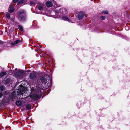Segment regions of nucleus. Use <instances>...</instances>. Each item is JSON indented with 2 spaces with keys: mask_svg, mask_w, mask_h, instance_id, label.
I'll use <instances>...</instances> for the list:
<instances>
[{
  "mask_svg": "<svg viewBox=\"0 0 130 130\" xmlns=\"http://www.w3.org/2000/svg\"><path fill=\"white\" fill-rule=\"evenodd\" d=\"M18 13V17L19 20L21 21L25 20L26 15L25 11L24 10H21L19 11Z\"/></svg>",
  "mask_w": 130,
  "mask_h": 130,
  "instance_id": "nucleus-1",
  "label": "nucleus"
},
{
  "mask_svg": "<svg viewBox=\"0 0 130 130\" xmlns=\"http://www.w3.org/2000/svg\"><path fill=\"white\" fill-rule=\"evenodd\" d=\"M42 91L41 90H39L37 92L33 94H31L30 95V97L34 100H35L38 99H39L41 96Z\"/></svg>",
  "mask_w": 130,
  "mask_h": 130,
  "instance_id": "nucleus-2",
  "label": "nucleus"
},
{
  "mask_svg": "<svg viewBox=\"0 0 130 130\" xmlns=\"http://www.w3.org/2000/svg\"><path fill=\"white\" fill-rule=\"evenodd\" d=\"M20 88L18 92V95H23L24 93L25 94V91L27 89L23 87L22 85H20Z\"/></svg>",
  "mask_w": 130,
  "mask_h": 130,
  "instance_id": "nucleus-3",
  "label": "nucleus"
},
{
  "mask_svg": "<svg viewBox=\"0 0 130 130\" xmlns=\"http://www.w3.org/2000/svg\"><path fill=\"white\" fill-rule=\"evenodd\" d=\"M44 2H45L46 6L48 7H51L53 5V3H56V2L53 0H45Z\"/></svg>",
  "mask_w": 130,
  "mask_h": 130,
  "instance_id": "nucleus-4",
  "label": "nucleus"
},
{
  "mask_svg": "<svg viewBox=\"0 0 130 130\" xmlns=\"http://www.w3.org/2000/svg\"><path fill=\"white\" fill-rule=\"evenodd\" d=\"M37 5L38 7L39 10H43L44 5L43 4H42L40 3H38Z\"/></svg>",
  "mask_w": 130,
  "mask_h": 130,
  "instance_id": "nucleus-5",
  "label": "nucleus"
},
{
  "mask_svg": "<svg viewBox=\"0 0 130 130\" xmlns=\"http://www.w3.org/2000/svg\"><path fill=\"white\" fill-rule=\"evenodd\" d=\"M84 15V14L83 12H80L78 13V18L79 19H81L82 18Z\"/></svg>",
  "mask_w": 130,
  "mask_h": 130,
  "instance_id": "nucleus-6",
  "label": "nucleus"
},
{
  "mask_svg": "<svg viewBox=\"0 0 130 130\" xmlns=\"http://www.w3.org/2000/svg\"><path fill=\"white\" fill-rule=\"evenodd\" d=\"M55 11L57 13L60 12L64 14V12L65 11V9L64 8H62L60 9L59 10H56Z\"/></svg>",
  "mask_w": 130,
  "mask_h": 130,
  "instance_id": "nucleus-7",
  "label": "nucleus"
},
{
  "mask_svg": "<svg viewBox=\"0 0 130 130\" xmlns=\"http://www.w3.org/2000/svg\"><path fill=\"white\" fill-rule=\"evenodd\" d=\"M13 6L12 5H10L9 9V12L10 13L13 12L15 10V9L13 8Z\"/></svg>",
  "mask_w": 130,
  "mask_h": 130,
  "instance_id": "nucleus-8",
  "label": "nucleus"
},
{
  "mask_svg": "<svg viewBox=\"0 0 130 130\" xmlns=\"http://www.w3.org/2000/svg\"><path fill=\"white\" fill-rule=\"evenodd\" d=\"M45 77H43V76H40L39 78V79L41 81V82H43L45 81L47 77L45 78Z\"/></svg>",
  "mask_w": 130,
  "mask_h": 130,
  "instance_id": "nucleus-9",
  "label": "nucleus"
},
{
  "mask_svg": "<svg viewBox=\"0 0 130 130\" xmlns=\"http://www.w3.org/2000/svg\"><path fill=\"white\" fill-rule=\"evenodd\" d=\"M20 41L19 40H17L14 41V43H12L11 44V45L12 46H15V45L17 44L18 43L20 42Z\"/></svg>",
  "mask_w": 130,
  "mask_h": 130,
  "instance_id": "nucleus-10",
  "label": "nucleus"
},
{
  "mask_svg": "<svg viewBox=\"0 0 130 130\" xmlns=\"http://www.w3.org/2000/svg\"><path fill=\"white\" fill-rule=\"evenodd\" d=\"M30 77L31 79H33L35 78L36 77V74L34 73H31L30 74Z\"/></svg>",
  "mask_w": 130,
  "mask_h": 130,
  "instance_id": "nucleus-11",
  "label": "nucleus"
},
{
  "mask_svg": "<svg viewBox=\"0 0 130 130\" xmlns=\"http://www.w3.org/2000/svg\"><path fill=\"white\" fill-rule=\"evenodd\" d=\"M26 1V0H22L19 1L18 2L17 4H22L25 2Z\"/></svg>",
  "mask_w": 130,
  "mask_h": 130,
  "instance_id": "nucleus-12",
  "label": "nucleus"
},
{
  "mask_svg": "<svg viewBox=\"0 0 130 130\" xmlns=\"http://www.w3.org/2000/svg\"><path fill=\"white\" fill-rule=\"evenodd\" d=\"M22 102L19 101H17L16 103L17 105L18 106H20L22 104Z\"/></svg>",
  "mask_w": 130,
  "mask_h": 130,
  "instance_id": "nucleus-13",
  "label": "nucleus"
},
{
  "mask_svg": "<svg viewBox=\"0 0 130 130\" xmlns=\"http://www.w3.org/2000/svg\"><path fill=\"white\" fill-rule=\"evenodd\" d=\"M18 27L19 30L22 31L23 30V27L20 25H19L18 26Z\"/></svg>",
  "mask_w": 130,
  "mask_h": 130,
  "instance_id": "nucleus-14",
  "label": "nucleus"
},
{
  "mask_svg": "<svg viewBox=\"0 0 130 130\" xmlns=\"http://www.w3.org/2000/svg\"><path fill=\"white\" fill-rule=\"evenodd\" d=\"M6 74V72H2L0 73V76L2 77Z\"/></svg>",
  "mask_w": 130,
  "mask_h": 130,
  "instance_id": "nucleus-15",
  "label": "nucleus"
},
{
  "mask_svg": "<svg viewBox=\"0 0 130 130\" xmlns=\"http://www.w3.org/2000/svg\"><path fill=\"white\" fill-rule=\"evenodd\" d=\"M62 19L64 20H66L67 21H69V19H68V18L66 16H63L62 17Z\"/></svg>",
  "mask_w": 130,
  "mask_h": 130,
  "instance_id": "nucleus-16",
  "label": "nucleus"
},
{
  "mask_svg": "<svg viewBox=\"0 0 130 130\" xmlns=\"http://www.w3.org/2000/svg\"><path fill=\"white\" fill-rule=\"evenodd\" d=\"M10 81V79H7L5 81L4 84H8Z\"/></svg>",
  "mask_w": 130,
  "mask_h": 130,
  "instance_id": "nucleus-17",
  "label": "nucleus"
},
{
  "mask_svg": "<svg viewBox=\"0 0 130 130\" xmlns=\"http://www.w3.org/2000/svg\"><path fill=\"white\" fill-rule=\"evenodd\" d=\"M31 108V106L30 105H28L26 106V108L27 109H29Z\"/></svg>",
  "mask_w": 130,
  "mask_h": 130,
  "instance_id": "nucleus-18",
  "label": "nucleus"
},
{
  "mask_svg": "<svg viewBox=\"0 0 130 130\" xmlns=\"http://www.w3.org/2000/svg\"><path fill=\"white\" fill-rule=\"evenodd\" d=\"M6 17L8 19H9L10 18V15L9 13H7L6 14Z\"/></svg>",
  "mask_w": 130,
  "mask_h": 130,
  "instance_id": "nucleus-19",
  "label": "nucleus"
},
{
  "mask_svg": "<svg viewBox=\"0 0 130 130\" xmlns=\"http://www.w3.org/2000/svg\"><path fill=\"white\" fill-rule=\"evenodd\" d=\"M23 71H19L17 73L18 74H20L21 75H22L23 74Z\"/></svg>",
  "mask_w": 130,
  "mask_h": 130,
  "instance_id": "nucleus-20",
  "label": "nucleus"
},
{
  "mask_svg": "<svg viewBox=\"0 0 130 130\" xmlns=\"http://www.w3.org/2000/svg\"><path fill=\"white\" fill-rule=\"evenodd\" d=\"M101 19L102 20H104L105 18V17L104 16H101L100 17Z\"/></svg>",
  "mask_w": 130,
  "mask_h": 130,
  "instance_id": "nucleus-21",
  "label": "nucleus"
},
{
  "mask_svg": "<svg viewBox=\"0 0 130 130\" xmlns=\"http://www.w3.org/2000/svg\"><path fill=\"white\" fill-rule=\"evenodd\" d=\"M30 4L31 5H35V3L32 1H31L30 2Z\"/></svg>",
  "mask_w": 130,
  "mask_h": 130,
  "instance_id": "nucleus-22",
  "label": "nucleus"
},
{
  "mask_svg": "<svg viewBox=\"0 0 130 130\" xmlns=\"http://www.w3.org/2000/svg\"><path fill=\"white\" fill-rule=\"evenodd\" d=\"M103 13L105 14H107L108 12L107 11L105 10L103 11Z\"/></svg>",
  "mask_w": 130,
  "mask_h": 130,
  "instance_id": "nucleus-23",
  "label": "nucleus"
},
{
  "mask_svg": "<svg viewBox=\"0 0 130 130\" xmlns=\"http://www.w3.org/2000/svg\"><path fill=\"white\" fill-rule=\"evenodd\" d=\"M4 88V87L3 86H1L0 87V89L1 91H3Z\"/></svg>",
  "mask_w": 130,
  "mask_h": 130,
  "instance_id": "nucleus-24",
  "label": "nucleus"
},
{
  "mask_svg": "<svg viewBox=\"0 0 130 130\" xmlns=\"http://www.w3.org/2000/svg\"><path fill=\"white\" fill-rule=\"evenodd\" d=\"M125 28L126 30H128L129 29V27L128 26H126Z\"/></svg>",
  "mask_w": 130,
  "mask_h": 130,
  "instance_id": "nucleus-25",
  "label": "nucleus"
},
{
  "mask_svg": "<svg viewBox=\"0 0 130 130\" xmlns=\"http://www.w3.org/2000/svg\"><path fill=\"white\" fill-rule=\"evenodd\" d=\"M18 0H13V2L14 3H16L17 2Z\"/></svg>",
  "mask_w": 130,
  "mask_h": 130,
  "instance_id": "nucleus-26",
  "label": "nucleus"
},
{
  "mask_svg": "<svg viewBox=\"0 0 130 130\" xmlns=\"http://www.w3.org/2000/svg\"><path fill=\"white\" fill-rule=\"evenodd\" d=\"M15 19V17H13L11 19L12 20H13L14 19Z\"/></svg>",
  "mask_w": 130,
  "mask_h": 130,
  "instance_id": "nucleus-27",
  "label": "nucleus"
},
{
  "mask_svg": "<svg viewBox=\"0 0 130 130\" xmlns=\"http://www.w3.org/2000/svg\"><path fill=\"white\" fill-rule=\"evenodd\" d=\"M2 95V94L1 93H0V98H1Z\"/></svg>",
  "mask_w": 130,
  "mask_h": 130,
  "instance_id": "nucleus-28",
  "label": "nucleus"
},
{
  "mask_svg": "<svg viewBox=\"0 0 130 130\" xmlns=\"http://www.w3.org/2000/svg\"><path fill=\"white\" fill-rule=\"evenodd\" d=\"M15 75H16V76L17 75V74H15Z\"/></svg>",
  "mask_w": 130,
  "mask_h": 130,
  "instance_id": "nucleus-29",
  "label": "nucleus"
},
{
  "mask_svg": "<svg viewBox=\"0 0 130 130\" xmlns=\"http://www.w3.org/2000/svg\"><path fill=\"white\" fill-rule=\"evenodd\" d=\"M55 4H56V3Z\"/></svg>",
  "mask_w": 130,
  "mask_h": 130,
  "instance_id": "nucleus-30",
  "label": "nucleus"
}]
</instances>
